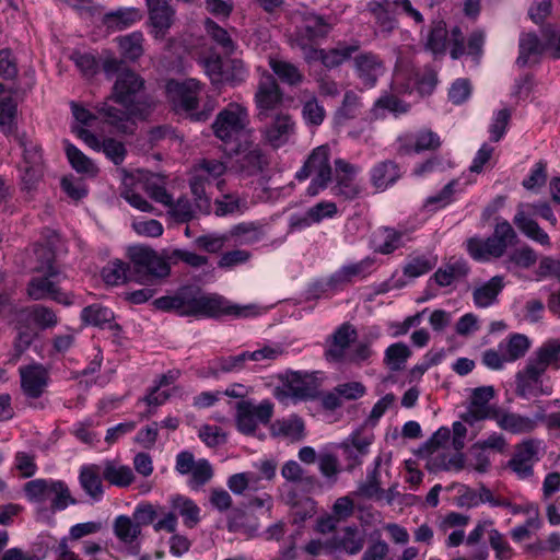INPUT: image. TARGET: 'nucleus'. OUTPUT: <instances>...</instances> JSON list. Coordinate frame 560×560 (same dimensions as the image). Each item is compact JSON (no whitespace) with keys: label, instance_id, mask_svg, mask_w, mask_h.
Returning a JSON list of instances; mask_svg holds the SVG:
<instances>
[{"label":"nucleus","instance_id":"nucleus-55","mask_svg":"<svg viewBox=\"0 0 560 560\" xmlns=\"http://www.w3.org/2000/svg\"><path fill=\"white\" fill-rule=\"evenodd\" d=\"M438 262V258L433 256L419 255L410 258L404 266L402 272L408 278H418L432 270Z\"/></svg>","mask_w":560,"mask_h":560},{"label":"nucleus","instance_id":"nucleus-53","mask_svg":"<svg viewBox=\"0 0 560 560\" xmlns=\"http://www.w3.org/2000/svg\"><path fill=\"white\" fill-rule=\"evenodd\" d=\"M236 425L243 434H253L257 429V421L253 416V402L241 400L236 405Z\"/></svg>","mask_w":560,"mask_h":560},{"label":"nucleus","instance_id":"nucleus-23","mask_svg":"<svg viewBox=\"0 0 560 560\" xmlns=\"http://www.w3.org/2000/svg\"><path fill=\"white\" fill-rule=\"evenodd\" d=\"M539 445L540 442L534 439L516 444L508 466L521 478L530 477L533 475V466L538 460Z\"/></svg>","mask_w":560,"mask_h":560},{"label":"nucleus","instance_id":"nucleus-21","mask_svg":"<svg viewBox=\"0 0 560 560\" xmlns=\"http://www.w3.org/2000/svg\"><path fill=\"white\" fill-rule=\"evenodd\" d=\"M21 388L28 398H39L49 383V371L40 363L33 362L19 368Z\"/></svg>","mask_w":560,"mask_h":560},{"label":"nucleus","instance_id":"nucleus-63","mask_svg":"<svg viewBox=\"0 0 560 560\" xmlns=\"http://www.w3.org/2000/svg\"><path fill=\"white\" fill-rule=\"evenodd\" d=\"M190 478L188 481V486L197 490L200 487L205 486L213 476V469L208 462V459H199L195 465L194 469L189 472Z\"/></svg>","mask_w":560,"mask_h":560},{"label":"nucleus","instance_id":"nucleus-42","mask_svg":"<svg viewBox=\"0 0 560 560\" xmlns=\"http://www.w3.org/2000/svg\"><path fill=\"white\" fill-rule=\"evenodd\" d=\"M448 32L443 20L432 21L425 37V48L434 56H443L447 48Z\"/></svg>","mask_w":560,"mask_h":560},{"label":"nucleus","instance_id":"nucleus-44","mask_svg":"<svg viewBox=\"0 0 560 560\" xmlns=\"http://www.w3.org/2000/svg\"><path fill=\"white\" fill-rule=\"evenodd\" d=\"M537 258L536 252L525 244L510 252L503 260V265L506 270H513L514 268L528 269L536 264Z\"/></svg>","mask_w":560,"mask_h":560},{"label":"nucleus","instance_id":"nucleus-29","mask_svg":"<svg viewBox=\"0 0 560 560\" xmlns=\"http://www.w3.org/2000/svg\"><path fill=\"white\" fill-rule=\"evenodd\" d=\"M469 272L470 268L464 258L451 257L436 269L429 281H434L440 288H445L464 280Z\"/></svg>","mask_w":560,"mask_h":560},{"label":"nucleus","instance_id":"nucleus-56","mask_svg":"<svg viewBox=\"0 0 560 560\" xmlns=\"http://www.w3.org/2000/svg\"><path fill=\"white\" fill-rule=\"evenodd\" d=\"M489 545L494 551L497 560H512L516 556L508 538L497 528H490L489 530Z\"/></svg>","mask_w":560,"mask_h":560},{"label":"nucleus","instance_id":"nucleus-37","mask_svg":"<svg viewBox=\"0 0 560 560\" xmlns=\"http://www.w3.org/2000/svg\"><path fill=\"white\" fill-rule=\"evenodd\" d=\"M268 65L277 79L289 86H298L305 79L303 71L296 65L277 56H269Z\"/></svg>","mask_w":560,"mask_h":560},{"label":"nucleus","instance_id":"nucleus-64","mask_svg":"<svg viewBox=\"0 0 560 560\" xmlns=\"http://www.w3.org/2000/svg\"><path fill=\"white\" fill-rule=\"evenodd\" d=\"M30 318L40 328H52L58 324L56 313L44 305H35L30 310Z\"/></svg>","mask_w":560,"mask_h":560},{"label":"nucleus","instance_id":"nucleus-7","mask_svg":"<svg viewBox=\"0 0 560 560\" xmlns=\"http://www.w3.org/2000/svg\"><path fill=\"white\" fill-rule=\"evenodd\" d=\"M249 122L248 108L243 104L232 102L218 113L212 124V130L228 151L249 137Z\"/></svg>","mask_w":560,"mask_h":560},{"label":"nucleus","instance_id":"nucleus-12","mask_svg":"<svg viewBox=\"0 0 560 560\" xmlns=\"http://www.w3.org/2000/svg\"><path fill=\"white\" fill-rule=\"evenodd\" d=\"M170 504L173 511L165 513L164 517L155 522V532L175 533L178 525L177 514L187 528H195L199 524L201 510L194 500L183 494H175L170 498Z\"/></svg>","mask_w":560,"mask_h":560},{"label":"nucleus","instance_id":"nucleus-13","mask_svg":"<svg viewBox=\"0 0 560 560\" xmlns=\"http://www.w3.org/2000/svg\"><path fill=\"white\" fill-rule=\"evenodd\" d=\"M331 28L332 24L329 19L315 13H306L292 36V45L300 48L305 56L316 48L318 40L325 38Z\"/></svg>","mask_w":560,"mask_h":560},{"label":"nucleus","instance_id":"nucleus-27","mask_svg":"<svg viewBox=\"0 0 560 560\" xmlns=\"http://www.w3.org/2000/svg\"><path fill=\"white\" fill-rule=\"evenodd\" d=\"M228 153L233 156H238L237 163L242 171L248 174H254L262 170L264 154L259 144L249 141L248 138L244 139L236 145L231 147Z\"/></svg>","mask_w":560,"mask_h":560},{"label":"nucleus","instance_id":"nucleus-4","mask_svg":"<svg viewBox=\"0 0 560 560\" xmlns=\"http://www.w3.org/2000/svg\"><path fill=\"white\" fill-rule=\"evenodd\" d=\"M132 278L141 284L162 283L171 275L170 249L156 252L150 246L136 245L128 249Z\"/></svg>","mask_w":560,"mask_h":560},{"label":"nucleus","instance_id":"nucleus-32","mask_svg":"<svg viewBox=\"0 0 560 560\" xmlns=\"http://www.w3.org/2000/svg\"><path fill=\"white\" fill-rule=\"evenodd\" d=\"M359 50V45L339 43L337 47L329 50L315 48L305 55L306 61L320 60L326 68H336L348 60L353 52Z\"/></svg>","mask_w":560,"mask_h":560},{"label":"nucleus","instance_id":"nucleus-24","mask_svg":"<svg viewBox=\"0 0 560 560\" xmlns=\"http://www.w3.org/2000/svg\"><path fill=\"white\" fill-rule=\"evenodd\" d=\"M295 133V122L289 114H277L261 130L265 142L275 149L283 147Z\"/></svg>","mask_w":560,"mask_h":560},{"label":"nucleus","instance_id":"nucleus-25","mask_svg":"<svg viewBox=\"0 0 560 560\" xmlns=\"http://www.w3.org/2000/svg\"><path fill=\"white\" fill-rule=\"evenodd\" d=\"M151 33L155 38H164L175 20V10L168 0H145Z\"/></svg>","mask_w":560,"mask_h":560},{"label":"nucleus","instance_id":"nucleus-38","mask_svg":"<svg viewBox=\"0 0 560 560\" xmlns=\"http://www.w3.org/2000/svg\"><path fill=\"white\" fill-rule=\"evenodd\" d=\"M378 242L375 245L374 250L383 255H389L402 247L410 236L407 230H397L394 228H381L377 236Z\"/></svg>","mask_w":560,"mask_h":560},{"label":"nucleus","instance_id":"nucleus-34","mask_svg":"<svg viewBox=\"0 0 560 560\" xmlns=\"http://www.w3.org/2000/svg\"><path fill=\"white\" fill-rule=\"evenodd\" d=\"M108 101L109 98L98 104L96 110L107 124L116 127L118 130L126 131V122L131 116L144 118L148 115V106L136 108V113H133L130 108L124 107V109H120L114 107Z\"/></svg>","mask_w":560,"mask_h":560},{"label":"nucleus","instance_id":"nucleus-26","mask_svg":"<svg viewBox=\"0 0 560 560\" xmlns=\"http://www.w3.org/2000/svg\"><path fill=\"white\" fill-rule=\"evenodd\" d=\"M357 337L358 332L351 324H341L327 340L326 359L334 362L346 360L347 350Z\"/></svg>","mask_w":560,"mask_h":560},{"label":"nucleus","instance_id":"nucleus-31","mask_svg":"<svg viewBox=\"0 0 560 560\" xmlns=\"http://www.w3.org/2000/svg\"><path fill=\"white\" fill-rule=\"evenodd\" d=\"M364 546L365 534L355 525L341 528L332 537L334 549L345 552L348 556L360 553Z\"/></svg>","mask_w":560,"mask_h":560},{"label":"nucleus","instance_id":"nucleus-58","mask_svg":"<svg viewBox=\"0 0 560 560\" xmlns=\"http://www.w3.org/2000/svg\"><path fill=\"white\" fill-rule=\"evenodd\" d=\"M81 318L85 324L103 327L114 318V314L108 307L93 304L82 310Z\"/></svg>","mask_w":560,"mask_h":560},{"label":"nucleus","instance_id":"nucleus-18","mask_svg":"<svg viewBox=\"0 0 560 560\" xmlns=\"http://www.w3.org/2000/svg\"><path fill=\"white\" fill-rule=\"evenodd\" d=\"M201 84L196 79L183 82L170 80L166 84V93L176 108L191 112L198 107Z\"/></svg>","mask_w":560,"mask_h":560},{"label":"nucleus","instance_id":"nucleus-43","mask_svg":"<svg viewBox=\"0 0 560 560\" xmlns=\"http://www.w3.org/2000/svg\"><path fill=\"white\" fill-rule=\"evenodd\" d=\"M530 347V340L523 334H513L506 341L499 345V350L504 352V358L509 362H514L523 358Z\"/></svg>","mask_w":560,"mask_h":560},{"label":"nucleus","instance_id":"nucleus-57","mask_svg":"<svg viewBox=\"0 0 560 560\" xmlns=\"http://www.w3.org/2000/svg\"><path fill=\"white\" fill-rule=\"evenodd\" d=\"M382 463V457L377 456L374 459V468L366 476V480L359 487V492L361 495L365 498H381L384 493L381 488V476H380V466Z\"/></svg>","mask_w":560,"mask_h":560},{"label":"nucleus","instance_id":"nucleus-5","mask_svg":"<svg viewBox=\"0 0 560 560\" xmlns=\"http://www.w3.org/2000/svg\"><path fill=\"white\" fill-rule=\"evenodd\" d=\"M555 362L538 347L515 375V394L524 399L550 396L553 392L546 372Z\"/></svg>","mask_w":560,"mask_h":560},{"label":"nucleus","instance_id":"nucleus-17","mask_svg":"<svg viewBox=\"0 0 560 560\" xmlns=\"http://www.w3.org/2000/svg\"><path fill=\"white\" fill-rule=\"evenodd\" d=\"M494 396L495 390L493 386L489 385L474 388L467 410L462 415V420L472 425L478 421L492 419L493 415L500 409L489 404Z\"/></svg>","mask_w":560,"mask_h":560},{"label":"nucleus","instance_id":"nucleus-3","mask_svg":"<svg viewBox=\"0 0 560 560\" xmlns=\"http://www.w3.org/2000/svg\"><path fill=\"white\" fill-rule=\"evenodd\" d=\"M38 266L27 285V294L34 301L50 299L63 305L72 304V298L63 292L59 284L66 279V275L56 264L55 253L50 247L39 245L35 249Z\"/></svg>","mask_w":560,"mask_h":560},{"label":"nucleus","instance_id":"nucleus-15","mask_svg":"<svg viewBox=\"0 0 560 560\" xmlns=\"http://www.w3.org/2000/svg\"><path fill=\"white\" fill-rule=\"evenodd\" d=\"M441 145V137L435 131L430 128H420L401 133L396 140V152L401 156L425 151L434 152Z\"/></svg>","mask_w":560,"mask_h":560},{"label":"nucleus","instance_id":"nucleus-62","mask_svg":"<svg viewBox=\"0 0 560 560\" xmlns=\"http://www.w3.org/2000/svg\"><path fill=\"white\" fill-rule=\"evenodd\" d=\"M302 116L307 125L319 126L326 116L324 106L315 96H311L303 103Z\"/></svg>","mask_w":560,"mask_h":560},{"label":"nucleus","instance_id":"nucleus-35","mask_svg":"<svg viewBox=\"0 0 560 560\" xmlns=\"http://www.w3.org/2000/svg\"><path fill=\"white\" fill-rule=\"evenodd\" d=\"M503 276H494L486 282L475 285L472 301L476 307L487 308L498 302V296L504 289Z\"/></svg>","mask_w":560,"mask_h":560},{"label":"nucleus","instance_id":"nucleus-2","mask_svg":"<svg viewBox=\"0 0 560 560\" xmlns=\"http://www.w3.org/2000/svg\"><path fill=\"white\" fill-rule=\"evenodd\" d=\"M438 84V73L429 66L416 68L412 63L399 61L392 79V94L381 96L375 105L393 113H407L409 106L397 94L417 92L421 96L430 95Z\"/></svg>","mask_w":560,"mask_h":560},{"label":"nucleus","instance_id":"nucleus-36","mask_svg":"<svg viewBox=\"0 0 560 560\" xmlns=\"http://www.w3.org/2000/svg\"><path fill=\"white\" fill-rule=\"evenodd\" d=\"M368 10L373 15L381 33L388 35L397 28L398 21L390 0H373L369 2Z\"/></svg>","mask_w":560,"mask_h":560},{"label":"nucleus","instance_id":"nucleus-1","mask_svg":"<svg viewBox=\"0 0 560 560\" xmlns=\"http://www.w3.org/2000/svg\"><path fill=\"white\" fill-rule=\"evenodd\" d=\"M156 310L174 312L187 317H247L250 314L249 306L232 304L225 298L218 294H207L197 285H184L172 295L161 296L153 301Z\"/></svg>","mask_w":560,"mask_h":560},{"label":"nucleus","instance_id":"nucleus-46","mask_svg":"<svg viewBox=\"0 0 560 560\" xmlns=\"http://www.w3.org/2000/svg\"><path fill=\"white\" fill-rule=\"evenodd\" d=\"M66 155L71 166L81 174L95 176L97 167L81 150L69 141H65Z\"/></svg>","mask_w":560,"mask_h":560},{"label":"nucleus","instance_id":"nucleus-59","mask_svg":"<svg viewBox=\"0 0 560 560\" xmlns=\"http://www.w3.org/2000/svg\"><path fill=\"white\" fill-rule=\"evenodd\" d=\"M143 189L151 199L163 206H170L172 203V195L168 194L165 186L161 183V179L155 175H151L145 178L142 184Z\"/></svg>","mask_w":560,"mask_h":560},{"label":"nucleus","instance_id":"nucleus-39","mask_svg":"<svg viewBox=\"0 0 560 560\" xmlns=\"http://www.w3.org/2000/svg\"><path fill=\"white\" fill-rule=\"evenodd\" d=\"M400 177L399 165L390 160L382 161L374 165L370 172L372 185L377 190H385L394 185Z\"/></svg>","mask_w":560,"mask_h":560},{"label":"nucleus","instance_id":"nucleus-50","mask_svg":"<svg viewBox=\"0 0 560 560\" xmlns=\"http://www.w3.org/2000/svg\"><path fill=\"white\" fill-rule=\"evenodd\" d=\"M102 276L104 281L109 285H119L132 278V269L129 265L115 260L107 264L103 268Z\"/></svg>","mask_w":560,"mask_h":560},{"label":"nucleus","instance_id":"nucleus-41","mask_svg":"<svg viewBox=\"0 0 560 560\" xmlns=\"http://www.w3.org/2000/svg\"><path fill=\"white\" fill-rule=\"evenodd\" d=\"M271 430L275 435L283 436L291 442L301 441L305 436L304 421L296 415L277 420L272 424Z\"/></svg>","mask_w":560,"mask_h":560},{"label":"nucleus","instance_id":"nucleus-47","mask_svg":"<svg viewBox=\"0 0 560 560\" xmlns=\"http://www.w3.org/2000/svg\"><path fill=\"white\" fill-rule=\"evenodd\" d=\"M546 50V44L541 43L536 34H522L520 38V55L516 59V63L524 67L527 65L530 56L540 55Z\"/></svg>","mask_w":560,"mask_h":560},{"label":"nucleus","instance_id":"nucleus-40","mask_svg":"<svg viewBox=\"0 0 560 560\" xmlns=\"http://www.w3.org/2000/svg\"><path fill=\"white\" fill-rule=\"evenodd\" d=\"M101 464L103 468V478L110 486L127 488L133 482L135 475L129 466L121 465L117 460L109 459L104 460Z\"/></svg>","mask_w":560,"mask_h":560},{"label":"nucleus","instance_id":"nucleus-6","mask_svg":"<svg viewBox=\"0 0 560 560\" xmlns=\"http://www.w3.org/2000/svg\"><path fill=\"white\" fill-rule=\"evenodd\" d=\"M470 522V516L459 512L451 511L436 517L435 524L438 535L444 537V546L447 549L456 548L466 542L467 546H475L481 541L485 534L492 528V521H478L476 526L466 536L465 528Z\"/></svg>","mask_w":560,"mask_h":560},{"label":"nucleus","instance_id":"nucleus-19","mask_svg":"<svg viewBox=\"0 0 560 560\" xmlns=\"http://www.w3.org/2000/svg\"><path fill=\"white\" fill-rule=\"evenodd\" d=\"M375 259L365 257L360 261L340 267L327 280V287L331 290H341L355 280H363L373 272Z\"/></svg>","mask_w":560,"mask_h":560},{"label":"nucleus","instance_id":"nucleus-33","mask_svg":"<svg viewBox=\"0 0 560 560\" xmlns=\"http://www.w3.org/2000/svg\"><path fill=\"white\" fill-rule=\"evenodd\" d=\"M355 71L362 83L372 88L383 73L384 66L380 57L373 52H363L354 58Z\"/></svg>","mask_w":560,"mask_h":560},{"label":"nucleus","instance_id":"nucleus-16","mask_svg":"<svg viewBox=\"0 0 560 560\" xmlns=\"http://www.w3.org/2000/svg\"><path fill=\"white\" fill-rule=\"evenodd\" d=\"M254 101L257 108V118L260 121L266 120L270 112L278 109L282 105L283 93L272 74L265 72L261 75Z\"/></svg>","mask_w":560,"mask_h":560},{"label":"nucleus","instance_id":"nucleus-51","mask_svg":"<svg viewBox=\"0 0 560 560\" xmlns=\"http://www.w3.org/2000/svg\"><path fill=\"white\" fill-rule=\"evenodd\" d=\"M113 528L116 537L125 544L133 542L141 534L139 524L127 515L117 516L114 521Z\"/></svg>","mask_w":560,"mask_h":560},{"label":"nucleus","instance_id":"nucleus-61","mask_svg":"<svg viewBox=\"0 0 560 560\" xmlns=\"http://www.w3.org/2000/svg\"><path fill=\"white\" fill-rule=\"evenodd\" d=\"M361 106L362 104L357 93L353 91H347L343 95L342 104L336 113V119L338 122H341L357 117L360 113Z\"/></svg>","mask_w":560,"mask_h":560},{"label":"nucleus","instance_id":"nucleus-28","mask_svg":"<svg viewBox=\"0 0 560 560\" xmlns=\"http://www.w3.org/2000/svg\"><path fill=\"white\" fill-rule=\"evenodd\" d=\"M497 425L512 434L532 433L537 428V420L517 412L500 408L493 418Z\"/></svg>","mask_w":560,"mask_h":560},{"label":"nucleus","instance_id":"nucleus-20","mask_svg":"<svg viewBox=\"0 0 560 560\" xmlns=\"http://www.w3.org/2000/svg\"><path fill=\"white\" fill-rule=\"evenodd\" d=\"M360 168L343 159L335 160V185L331 187V194L346 200L354 199L359 192V187L354 184V177Z\"/></svg>","mask_w":560,"mask_h":560},{"label":"nucleus","instance_id":"nucleus-14","mask_svg":"<svg viewBox=\"0 0 560 560\" xmlns=\"http://www.w3.org/2000/svg\"><path fill=\"white\" fill-rule=\"evenodd\" d=\"M143 88L144 80L137 72L124 69L117 75L108 98L136 113V108H142L138 96Z\"/></svg>","mask_w":560,"mask_h":560},{"label":"nucleus","instance_id":"nucleus-60","mask_svg":"<svg viewBox=\"0 0 560 560\" xmlns=\"http://www.w3.org/2000/svg\"><path fill=\"white\" fill-rule=\"evenodd\" d=\"M226 171V165L215 159H203L196 166L194 172L201 175L203 179L211 183L221 177Z\"/></svg>","mask_w":560,"mask_h":560},{"label":"nucleus","instance_id":"nucleus-52","mask_svg":"<svg viewBox=\"0 0 560 560\" xmlns=\"http://www.w3.org/2000/svg\"><path fill=\"white\" fill-rule=\"evenodd\" d=\"M410 355L411 350L406 343L396 342L385 350L384 362L392 371L397 372L405 368Z\"/></svg>","mask_w":560,"mask_h":560},{"label":"nucleus","instance_id":"nucleus-11","mask_svg":"<svg viewBox=\"0 0 560 560\" xmlns=\"http://www.w3.org/2000/svg\"><path fill=\"white\" fill-rule=\"evenodd\" d=\"M529 213L538 215L547 220L552 226H556L558 220L553 214L551 207L547 202L521 205L513 219L514 224L525 236L542 246L550 247L551 243L549 235L535 220L529 218Z\"/></svg>","mask_w":560,"mask_h":560},{"label":"nucleus","instance_id":"nucleus-30","mask_svg":"<svg viewBox=\"0 0 560 560\" xmlns=\"http://www.w3.org/2000/svg\"><path fill=\"white\" fill-rule=\"evenodd\" d=\"M102 464H88L80 468L79 483L84 493L94 502L104 497Z\"/></svg>","mask_w":560,"mask_h":560},{"label":"nucleus","instance_id":"nucleus-9","mask_svg":"<svg viewBox=\"0 0 560 560\" xmlns=\"http://www.w3.org/2000/svg\"><path fill=\"white\" fill-rule=\"evenodd\" d=\"M26 499L34 504L48 505L50 512L66 510L77 504L68 485L62 480L37 478L27 481L24 487Z\"/></svg>","mask_w":560,"mask_h":560},{"label":"nucleus","instance_id":"nucleus-10","mask_svg":"<svg viewBox=\"0 0 560 560\" xmlns=\"http://www.w3.org/2000/svg\"><path fill=\"white\" fill-rule=\"evenodd\" d=\"M312 178L306 194L317 196L325 190L332 180V167L330 165V148L322 144L312 150L303 166L296 172L295 178L303 182Z\"/></svg>","mask_w":560,"mask_h":560},{"label":"nucleus","instance_id":"nucleus-48","mask_svg":"<svg viewBox=\"0 0 560 560\" xmlns=\"http://www.w3.org/2000/svg\"><path fill=\"white\" fill-rule=\"evenodd\" d=\"M117 42L124 58L128 60L135 61L139 59L144 52V37L143 34L139 31L132 32L125 36H120L117 38Z\"/></svg>","mask_w":560,"mask_h":560},{"label":"nucleus","instance_id":"nucleus-8","mask_svg":"<svg viewBox=\"0 0 560 560\" xmlns=\"http://www.w3.org/2000/svg\"><path fill=\"white\" fill-rule=\"evenodd\" d=\"M518 236L506 220L497 222L493 233L486 240L470 237L466 242V249L470 257L477 261H488L492 258H501L509 247L516 245Z\"/></svg>","mask_w":560,"mask_h":560},{"label":"nucleus","instance_id":"nucleus-22","mask_svg":"<svg viewBox=\"0 0 560 560\" xmlns=\"http://www.w3.org/2000/svg\"><path fill=\"white\" fill-rule=\"evenodd\" d=\"M317 392L316 380L307 373L291 372L285 375L282 388L277 390V397L290 396L304 400L315 396Z\"/></svg>","mask_w":560,"mask_h":560},{"label":"nucleus","instance_id":"nucleus-54","mask_svg":"<svg viewBox=\"0 0 560 560\" xmlns=\"http://www.w3.org/2000/svg\"><path fill=\"white\" fill-rule=\"evenodd\" d=\"M141 18V12L136 8L119 9L106 14L108 25L120 31L133 25Z\"/></svg>","mask_w":560,"mask_h":560},{"label":"nucleus","instance_id":"nucleus-49","mask_svg":"<svg viewBox=\"0 0 560 560\" xmlns=\"http://www.w3.org/2000/svg\"><path fill=\"white\" fill-rule=\"evenodd\" d=\"M457 186V179L447 183L436 195L430 196L424 200L423 209L427 212H435L452 203Z\"/></svg>","mask_w":560,"mask_h":560},{"label":"nucleus","instance_id":"nucleus-45","mask_svg":"<svg viewBox=\"0 0 560 560\" xmlns=\"http://www.w3.org/2000/svg\"><path fill=\"white\" fill-rule=\"evenodd\" d=\"M205 30L207 35L222 49L225 55H232L237 44L232 39L229 32L211 19H206Z\"/></svg>","mask_w":560,"mask_h":560}]
</instances>
